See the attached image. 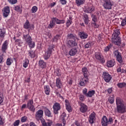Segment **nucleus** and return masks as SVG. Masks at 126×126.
Here are the masks:
<instances>
[{
  "mask_svg": "<svg viewBox=\"0 0 126 126\" xmlns=\"http://www.w3.org/2000/svg\"><path fill=\"white\" fill-rule=\"evenodd\" d=\"M113 118L109 117V120L107 118V117L103 116L101 119V125L102 126H108V125H111L113 123Z\"/></svg>",
  "mask_w": 126,
  "mask_h": 126,
  "instance_id": "obj_1",
  "label": "nucleus"
},
{
  "mask_svg": "<svg viewBox=\"0 0 126 126\" xmlns=\"http://www.w3.org/2000/svg\"><path fill=\"white\" fill-rule=\"evenodd\" d=\"M103 6L104 9H112V6H113V1L111 0H104V3Z\"/></svg>",
  "mask_w": 126,
  "mask_h": 126,
  "instance_id": "obj_2",
  "label": "nucleus"
},
{
  "mask_svg": "<svg viewBox=\"0 0 126 126\" xmlns=\"http://www.w3.org/2000/svg\"><path fill=\"white\" fill-rule=\"evenodd\" d=\"M117 111L119 114H125V113H126V104L117 106Z\"/></svg>",
  "mask_w": 126,
  "mask_h": 126,
  "instance_id": "obj_3",
  "label": "nucleus"
},
{
  "mask_svg": "<svg viewBox=\"0 0 126 126\" xmlns=\"http://www.w3.org/2000/svg\"><path fill=\"white\" fill-rule=\"evenodd\" d=\"M102 77L105 82H110L112 79V75L107 72H103Z\"/></svg>",
  "mask_w": 126,
  "mask_h": 126,
  "instance_id": "obj_4",
  "label": "nucleus"
},
{
  "mask_svg": "<svg viewBox=\"0 0 126 126\" xmlns=\"http://www.w3.org/2000/svg\"><path fill=\"white\" fill-rule=\"evenodd\" d=\"M94 10H95V7L91 4L88 6H85L84 8V11L86 13H91Z\"/></svg>",
  "mask_w": 126,
  "mask_h": 126,
  "instance_id": "obj_5",
  "label": "nucleus"
},
{
  "mask_svg": "<svg viewBox=\"0 0 126 126\" xmlns=\"http://www.w3.org/2000/svg\"><path fill=\"white\" fill-rule=\"evenodd\" d=\"M53 112L55 115L59 113V111L61 110V104L59 103L55 102L53 106Z\"/></svg>",
  "mask_w": 126,
  "mask_h": 126,
  "instance_id": "obj_6",
  "label": "nucleus"
},
{
  "mask_svg": "<svg viewBox=\"0 0 126 126\" xmlns=\"http://www.w3.org/2000/svg\"><path fill=\"white\" fill-rule=\"evenodd\" d=\"M3 13V16L4 17H7L9 15V13H10V9L9 6H7L4 7L2 10Z\"/></svg>",
  "mask_w": 126,
  "mask_h": 126,
  "instance_id": "obj_7",
  "label": "nucleus"
},
{
  "mask_svg": "<svg viewBox=\"0 0 126 126\" xmlns=\"http://www.w3.org/2000/svg\"><path fill=\"white\" fill-rule=\"evenodd\" d=\"M66 44L68 48H72L77 46V43L75 41V39H70L67 41Z\"/></svg>",
  "mask_w": 126,
  "mask_h": 126,
  "instance_id": "obj_8",
  "label": "nucleus"
},
{
  "mask_svg": "<svg viewBox=\"0 0 126 126\" xmlns=\"http://www.w3.org/2000/svg\"><path fill=\"white\" fill-rule=\"evenodd\" d=\"M44 114V111H43L42 110H38L35 115V119L37 121H40L41 119L43 118V115Z\"/></svg>",
  "mask_w": 126,
  "mask_h": 126,
  "instance_id": "obj_9",
  "label": "nucleus"
},
{
  "mask_svg": "<svg viewBox=\"0 0 126 126\" xmlns=\"http://www.w3.org/2000/svg\"><path fill=\"white\" fill-rule=\"evenodd\" d=\"M29 33L27 34H23V39L24 41H26V43L28 44V43L30 42V41H32V37L29 34L30 32V30H28Z\"/></svg>",
  "mask_w": 126,
  "mask_h": 126,
  "instance_id": "obj_10",
  "label": "nucleus"
},
{
  "mask_svg": "<svg viewBox=\"0 0 126 126\" xmlns=\"http://www.w3.org/2000/svg\"><path fill=\"white\" fill-rule=\"evenodd\" d=\"M95 119H96V113L93 112L90 115L89 117V119H88L89 122L90 123V124H94V122Z\"/></svg>",
  "mask_w": 126,
  "mask_h": 126,
  "instance_id": "obj_11",
  "label": "nucleus"
},
{
  "mask_svg": "<svg viewBox=\"0 0 126 126\" xmlns=\"http://www.w3.org/2000/svg\"><path fill=\"white\" fill-rule=\"evenodd\" d=\"M33 100L30 99L27 103V107L30 111L32 112L35 111V107H34V105H33Z\"/></svg>",
  "mask_w": 126,
  "mask_h": 126,
  "instance_id": "obj_12",
  "label": "nucleus"
},
{
  "mask_svg": "<svg viewBox=\"0 0 126 126\" xmlns=\"http://www.w3.org/2000/svg\"><path fill=\"white\" fill-rule=\"evenodd\" d=\"M114 54L116 57L117 61H118L120 63H123V59L122 58V55H121V53H120L118 50H116L114 52Z\"/></svg>",
  "mask_w": 126,
  "mask_h": 126,
  "instance_id": "obj_13",
  "label": "nucleus"
},
{
  "mask_svg": "<svg viewBox=\"0 0 126 126\" xmlns=\"http://www.w3.org/2000/svg\"><path fill=\"white\" fill-rule=\"evenodd\" d=\"M53 51V48L49 47L48 49V50L45 52L44 58V60H48V59L50 58L51 57V55H52V52Z\"/></svg>",
  "mask_w": 126,
  "mask_h": 126,
  "instance_id": "obj_14",
  "label": "nucleus"
},
{
  "mask_svg": "<svg viewBox=\"0 0 126 126\" xmlns=\"http://www.w3.org/2000/svg\"><path fill=\"white\" fill-rule=\"evenodd\" d=\"M41 123L43 126H52L53 125V121L50 119L46 120V122L45 120H41Z\"/></svg>",
  "mask_w": 126,
  "mask_h": 126,
  "instance_id": "obj_15",
  "label": "nucleus"
},
{
  "mask_svg": "<svg viewBox=\"0 0 126 126\" xmlns=\"http://www.w3.org/2000/svg\"><path fill=\"white\" fill-rule=\"evenodd\" d=\"M116 107L118 106H121L122 105L126 104V103H125L123 99L119 97H116Z\"/></svg>",
  "mask_w": 126,
  "mask_h": 126,
  "instance_id": "obj_16",
  "label": "nucleus"
},
{
  "mask_svg": "<svg viewBox=\"0 0 126 126\" xmlns=\"http://www.w3.org/2000/svg\"><path fill=\"white\" fill-rule=\"evenodd\" d=\"M80 106L81 107L80 108V111L81 112V113H86V112H87L88 107H87L86 105L84 103H81Z\"/></svg>",
  "mask_w": 126,
  "mask_h": 126,
  "instance_id": "obj_17",
  "label": "nucleus"
},
{
  "mask_svg": "<svg viewBox=\"0 0 126 126\" xmlns=\"http://www.w3.org/2000/svg\"><path fill=\"white\" fill-rule=\"evenodd\" d=\"M87 83H88V77H84L80 81V85L81 86H85Z\"/></svg>",
  "mask_w": 126,
  "mask_h": 126,
  "instance_id": "obj_18",
  "label": "nucleus"
},
{
  "mask_svg": "<svg viewBox=\"0 0 126 126\" xmlns=\"http://www.w3.org/2000/svg\"><path fill=\"white\" fill-rule=\"evenodd\" d=\"M24 28H25V29H29V28H30L31 30H33L34 29V26L32 25L30 26V23H29V21L28 20H27L24 25Z\"/></svg>",
  "mask_w": 126,
  "mask_h": 126,
  "instance_id": "obj_19",
  "label": "nucleus"
},
{
  "mask_svg": "<svg viewBox=\"0 0 126 126\" xmlns=\"http://www.w3.org/2000/svg\"><path fill=\"white\" fill-rule=\"evenodd\" d=\"M65 105L66 107V109L68 112H72V108H71V106L70 105V103L68 101V100L65 99Z\"/></svg>",
  "mask_w": 126,
  "mask_h": 126,
  "instance_id": "obj_20",
  "label": "nucleus"
},
{
  "mask_svg": "<svg viewBox=\"0 0 126 126\" xmlns=\"http://www.w3.org/2000/svg\"><path fill=\"white\" fill-rule=\"evenodd\" d=\"M112 42L117 45V46H120L121 45V37H112Z\"/></svg>",
  "mask_w": 126,
  "mask_h": 126,
  "instance_id": "obj_21",
  "label": "nucleus"
},
{
  "mask_svg": "<svg viewBox=\"0 0 126 126\" xmlns=\"http://www.w3.org/2000/svg\"><path fill=\"white\" fill-rule=\"evenodd\" d=\"M78 35H79L80 38H81V39H87V38L88 37V34H87V33H86L84 32H80L78 33Z\"/></svg>",
  "mask_w": 126,
  "mask_h": 126,
  "instance_id": "obj_22",
  "label": "nucleus"
},
{
  "mask_svg": "<svg viewBox=\"0 0 126 126\" xmlns=\"http://www.w3.org/2000/svg\"><path fill=\"white\" fill-rule=\"evenodd\" d=\"M94 58L97 61H103V56L100 52H96L94 54Z\"/></svg>",
  "mask_w": 126,
  "mask_h": 126,
  "instance_id": "obj_23",
  "label": "nucleus"
},
{
  "mask_svg": "<svg viewBox=\"0 0 126 126\" xmlns=\"http://www.w3.org/2000/svg\"><path fill=\"white\" fill-rule=\"evenodd\" d=\"M7 46H8V41L5 40L2 45L1 50L3 53H5V51L7 49Z\"/></svg>",
  "mask_w": 126,
  "mask_h": 126,
  "instance_id": "obj_24",
  "label": "nucleus"
},
{
  "mask_svg": "<svg viewBox=\"0 0 126 126\" xmlns=\"http://www.w3.org/2000/svg\"><path fill=\"white\" fill-rule=\"evenodd\" d=\"M83 19L84 20V22H85V24H88L89 22H90V19L89 18V17H88V15L85 14L83 16Z\"/></svg>",
  "mask_w": 126,
  "mask_h": 126,
  "instance_id": "obj_25",
  "label": "nucleus"
},
{
  "mask_svg": "<svg viewBox=\"0 0 126 126\" xmlns=\"http://www.w3.org/2000/svg\"><path fill=\"white\" fill-rule=\"evenodd\" d=\"M53 21H55V23H56V24H63L65 23V20H59L57 18H53Z\"/></svg>",
  "mask_w": 126,
  "mask_h": 126,
  "instance_id": "obj_26",
  "label": "nucleus"
},
{
  "mask_svg": "<svg viewBox=\"0 0 126 126\" xmlns=\"http://www.w3.org/2000/svg\"><path fill=\"white\" fill-rule=\"evenodd\" d=\"M56 85L57 87L59 88V89H61L62 88V81H61V79L60 78H58L56 79Z\"/></svg>",
  "mask_w": 126,
  "mask_h": 126,
  "instance_id": "obj_27",
  "label": "nucleus"
},
{
  "mask_svg": "<svg viewBox=\"0 0 126 126\" xmlns=\"http://www.w3.org/2000/svg\"><path fill=\"white\" fill-rule=\"evenodd\" d=\"M120 34H121V32H120V30H116L114 31V32L112 34V37H119V35H120Z\"/></svg>",
  "mask_w": 126,
  "mask_h": 126,
  "instance_id": "obj_28",
  "label": "nucleus"
},
{
  "mask_svg": "<svg viewBox=\"0 0 126 126\" xmlns=\"http://www.w3.org/2000/svg\"><path fill=\"white\" fill-rule=\"evenodd\" d=\"M38 65L41 67V68H45L47 66V63L44 62L42 60H39Z\"/></svg>",
  "mask_w": 126,
  "mask_h": 126,
  "instance_id": "obj_29",
  "label": "nucleus"
},
{
  "mask_svg": "<svg viewBox=\"0 0 126 126\" xmlns=\"http://www.w3.org/2000/svg\"><path fill=\"white\" fill-rule=\"evenodd\" d=\"M44 92L46 95H50V92H51L50 86L46 85L44 86Z\"/></svg>",
  "mask_w": 126,
  "mask_h": 126,
  "instance_id": "obj_30",
  "label": "nucleus"
},
{
  "mask_svg": "<svg viewBox=\"0 0 126 126\" xmlns=\"http://www.w3.org/2000/svg\"><path fill=\"white\" fill-rule=\"evenodd\" d=\"M114 65H115V60H111L107 62V66H108V67H112L114 66Z\"/></svg>",
  "mask_w": 126,
  "mask_h": 126,
  "instance_id": "obj_31",
  "label": "nucleus"
},
{
  "mask_svg": "<svg viewBox=\"0 0 126 126\" xmlns=\"http://www.w3.org/2000/svg\"><path fill=\"white\" fill-rule=\"evenodd\" d=\"M77 53V49L76 48H72L69 52V55L70 56H75Z\"/></svg>",
  "mask_w": 126,
  "mask_h": 126,
  "instance_id": "obj_32",
  "label": "nucleus"
},
{
  "mask_svg": "<svg viewBox=\"0 0 126 126\" xmlns=\"http://www.w3.org/2000/svg\"><path fill=\"white\" fill-rule=\"evenodd\" d=\"M85 0H75V3L77 6H80L82 4H84Z\"/></svg>",
  "mask_w": 126,
  "mask_h": 126,
  "instance_id": "obj_33",
  "label": "nucleus"
},
{
  "mask_svg": "<svg viewBox=\"0 0 126 126\" xmlns=\"http://www.w3.org/2000/svg\"><path fill=\"white\" fill-rule=\"evenodd\" d=\"M29 64V60L26 59L23 61V66L25 67V68H26V67L28 66Z\"/></svg>",
  "mask_w": 126,
  "mask_h": 126,
  "instance_id": "obj_34",
  "label": "nucleus"
},
{
  "mask_svg": "<svg viewBox=\"0 0 126 126\" xmlns=\"http://www.w3.org/2000/svg\"><path fill=\"white\" fill-rule=\"evenodd\" d=\"M4 35H5V30L3 28L0 29V37L4 38Z\"/></svg>",
  "mask_w": 126,
  "mask_h": 126,
  "instance_id": "obj_35",
  "label": "nucleus"
},
{
  "mask_svg": "<svg viewBox=\"0 0 126 126\" xmlns=\"http://www.w3.org/2000/svg\"><path fill=\"white\" fill-rule=\"evenodd\" d=\"M94 94H95V91H90L88 92L87 94H86V96L91 97H92V96H94Z\"/></svg>",
  "mask_w": 126,
  "mask_h": 126,
  "instance_id": "obj_36",
  "label": "nucleus"
},
{
  "mask_svg": "<svg viewBox=\"0 0 126 126\" xmlns=\"http://www.w3.org/2000/svg\"><path fill=\"white\" fill-rule=\"evenodd\" d=\"M28 44L29 45V48H30V49H33V48H35V42L32 40L30 41L29 42H28Z\"/></svg>",
  "mask_w": 126,
  "mask_h": 126,
  "instance_id": "obj_37",
  "label": "nucleus"
},
{
  "mask_svg": "<svg viewBox=\"0 0 126 126\" xmlns=\"http://www.w3.org/2000/svg\"><path fill=\"white\" fill-rule=\"evenodd\" d=\"M53 20H54V18H52L51 19V22H50V24L48 25V28H54L56 22L53 21Z\"/></svg>",
  "mask_w": 126,
  "mask_h": 126,
  "instance_id": "obj_38",
  "label": "nucleus"
},
{
  "mask_svg": "<svg viewBox=\"0 0 126 126\" xmlns=\"http://www.w3.org/2000/svg\"><path fill=\"white\" fill-rule=\"evenodd\" d=\"M82 72L84 74V76L87 77V73H88V70L86 67H84L82 68Z\"/></svg>",
  "mask_w": 126,
  "mask_h": 126,
  "instance_id": "obj_39",
  "label": "nucleus"
},
{
  "mask_svg": "<svg viewBox=\"0 0 126 126\" xmlns=\"http://www.w3.org/2000/svg\"><path fill=\"white\" fill-rule=\"evenodd\" d=\"M67 38L70 39V40H75V39H76V36L74 35L72 33H70L67 35Z\"/></svg>",
  "mask_w": 126,
  "mask_h": 126,
  "instance_id": "obj_40",
  "label": "nucleus"
},
{
  "mask_svg": "<svg viewBox=\"0 0 126 126\" xmlns=\"http://www.w3.org/2000/svg\"><path fill=\"white\" fill-rule=\"evenodd\" d=\"M117 86L119 88H124V87H126V83H118L117 84Z\"/></svg>",
  "mask_w": 126,
  "mask_h": 126,
  "instance_id": "obj_41",
  "label": "nucleus"
},
{
  "mask_svg": "<svg viewBox=\"0 0 126 126\" xmlns=\"http://www.w3.org/2000/svg\"><path fill=\"white\" fill-rule=\"evenodd\" d=\"M114 98V95H113L112 96H109L108 97V100L110 104H114V102H115V99Z\"/></svg>",
  "mask_w": 126,
  "mask_h": 126,
  "instance_id": "obj_42",
  "label": "nucleus"
},
{
  "mask_svg": "<svg viewBox=\"0 0 126 126\" xmlns=\"http://www.w3.org/2000/svg\"><path fill=\"white\" fill-rule=\"evenodd\" d=\"M45 114L46 116H47V117H49V118L52 117V114L51 113V111H50V110H49L48 109H45Z\"/></svg>",
  "mask_w": 126,
  "mask_h": 126,
  "instance_id": "obj_43",
  "label": "nucleus"
},
{
  "mask_svg": "<svg viewBox=\"0 0 126 126\" xmlns=\"http://www.w3.org/2000/svg\"><path fill=\"white\" fill-rule=\"evenodd\" d=\"M13 63V60H12V58H8L6 61V64L7 65H10L11 63Z\"/></svg>",
  "mask_w": 126,
  "mask_h": 126,
  "instance_id": "obj_44",
  "label": "nucleus"
},
{
  "mask_svg": "<svg viewBox=\"0 0 126 126\" xmlns=\"http://www.w3.org/2000/svg\"><path fill=\"white\" fill-rule=\"evenodd\" d=\"M37 10H38V7L36 6H33L31 9L32 13H36Z\"/></svg>",
  "mask_w": 126,
  "mask_h": 126,
  "instance_id": "obj_45",
  "label": "nucleus"
},
{
  "mask_svg": "<svg viewBox=\"0 0 126 126\" xmlns=\"http://www.w3.org/2000/svg\"><path fill=\"white\" fill-rule=\"evenodd\" d=\"M72 24V21L71 20H67L66 22V26L68 28Z\"/></svg>",
  "mask_w": 126,
  "mask_h": 126,
  "instance_id": "obj_46",
  "label": "nucleus"
},
{
  "mask_svg": "<svg viewBox=\"0 0 126 126\" xmlns=\"http://www.w3.org/2000/svg\"><path fill=\"white\" fill-rule=\"evenodd\" d=\"M92 19L93 22H98V20H97V17L94 15H92Z\"/></svg>",
  "mask_w": 126,
  "mask_h": 126,
  "instance_id": "obj_47",
  "label": "nucleus"
},
{
  "mask_svg": "<svg viewBox=\"0 0 126 126\" xmlns=\"http://www.w3.org/2000/svg\"><path fill=\"white\" fill-rule=\"evenodd\" d=\"M97 22H92V26L93 27H94V28H98V27H99V25L97 24Z\"/></svg>",
  "mask_w": 126,
  "mask_h": 126,
  "instance_id": "obj_48",
  "label": "nucleus"
},
{
  "mask_svg": "<svg viewBox=\"0 0 126 126\" xmlns=\"http://www.w3.org/2000/svg\"><path fill=\"white\" fill-rule=\"evenodd\" d=\"M20 124V120H17L13 123V126H19Z\"/></svg>",
  "mask_w": 126,
  "mask_h": 126,
  "instance_id": "obj_49",
  "label": "nucleus"
},
{
  "mask_svg": "<svg viewBox=\"0 0 126 126\" xmlns=\"http://www.w3.org/2000/svg\"><path fill=\"white\" fill-rule=\"evenodd\" d=\"M29 54L31 58H35V52H34V51H31L29 52Z\"/></svg>",
  "mask_w": 126,
  "mask_h": 126,
  "instance_id": "obj_50",
  "label": "nucleus"
},
{
  "mask_svg": "<svg viewBox=\"0 0 126 126\" xmlns=\"http://www.w3.org/2000/svg\"><path fill=\"white\" fill-rule=\"evenodd\" d=\"M27 119H28V118L26 116H23L21 118V122L22 123H25V122H27Z\"/></svg>",
  "mask_w": 126,
  "mask_h": 126,
  "instance_id": "obj_51",
  "label": "nucleus"
},
{
  "mask_svg": "<svg viewBox=\"0 0 126 126\" xmlns=\"http://www.w3.org/2000/svg\"><path fill=\"white\" fill-rule=\"evenodd\" d=\"M10 4H15L17 2V0H7Z\"/></svg>",
  "mask_w": 126,
  "mask_h": 126,
  "instance_id": "obj_52",
  "label": "nucleus"
},
{
  "mask_svg": "<svg viewBox=\"0 0 126 126\" xmlns=\"http://www.w3.org/2000/svg\"><path fill=\"white\" fill-rule=\"evenodd\" d=\"M14 10L18 11V12H20L21 11V8H20L19 6H16L14 8Z\"/></svg>",
  "mask_w": 126,
  "mask_h": 126,
  "instance_id": "obj_53",
  "label": "nucleus"
},
{
  "mask_svg": "<svg viewBox=\"0 0 126 126\" xmlns=\"http://www.w3.org/2000/svg\"><path fill=\"white\" fill-rule=\"evenodd\" d=\"M110 49H111V45H108L104 48V52H109L110 51Z\"/></svg>",
  "mask_w": 126,
  "mask_h": 126,
  "instance_id": "obj_54",
  "label": "nucleus"
},
{
  "mask_svg": "<svg viewBox=\"0 0 126 126\" xmlns=\"http://www.w3.org/2000/svg\"><path fill=\"white\" fill-rule=\"evenodd\" d=\"M3 63V54L0 53V63Z\"/></svg>",
  "mask_w": 126,
  "mask_h": 126,
  "instance_id": "obj_55",
  "label": "nucleus"
},
{
  "mask_svg": "<svg viewBox=\"0 0 126 126\" xmlns=\"http://www.w3.org/2000/svg\"><path fill=\"white\" fill-rule=\"evenodd\" d=\"M91 47V42H88L85 45V48L86 49L88 48H90Z\"/></svg>",
  "mask_w": 126,
  "mask_h": 126,
  "instance_id": "obj_56",
  "label": "nucleus"
},
{
  "mask_svg": "<svg viewBox=\"0 0 126 126\" xmlns=\"http://www.w3.org/2000/svg\"><path fill=\"white\" fill-rule=\"evenodd\" d=\"M66 117V114L65 113H63L61 115V120H65V118Z\"/></svg>",
  "mask_w": 126,
  "mask_h": 126,
  "instance_id": "obj_57",
  "label": "nucleus"
},
{
  "mask_svg": "<svg viewBox=\"0 0 126 126\" xmlns=\"http://www.w3.org/2000/svg\"><path fill=\"white\" fill-rule=\"evenodd\" d=\"M117 72H121L122 73H123V72H125V70H122L121 68V67H119L117 68Z\"/></svg>",
  "mask_w": 126,
  "mask_h": 126,
  "instance_id": "obj_58",
  "label": "nucleus"
},
{
  "mask_svg": "<svg viewBox=\"0 0 126 126\" xmlns=\"http://www.w3.org/2000/svg\"><path fill=\"white\" fill-rule=\"evenodd\" d=\"M79 99L81 100V101H84V95H82V94H80L79 96Z\"/></svg>",
  "mask_w": 126,
  "mask_h": 126,
  "instance_id": "obj_59",
  "label": "nucleus"
},
{
  "mask_svg": "<svg viewBox=\"0 0 126 126\" xmlns=\"http://www.w3.org/2000/svg\"><path fill=\"white\" fill-rule=\"evenodd\" d=\"M55 74L57 76H61V73L60 72V70H57L54 72Z\"/></svg>",
  "mask_w": 126,
  "mask_h": 126,
  "instance_id": "obj_60",
  "label": "nucleus"
},
{
  "mask_svg": "<svg viewBox=\"0 0 126 126\" xmlns=\"http://www.w3.org/2000/svg\"><path fill=\"white\" fill-rule=\"evenodd\" d=\"M4 124V121H3V120H2V118L0 117V126H2V125H3Z\"/></svg>",
  "mask_w": 126,
  "mask_h": 126,
  "instance_id": "obj_61",
  "label": "nucleus"
},
{
  "mask_svg": "<svg viewBox=\"0 0 126 126\" xmlns=\"http://www.w3.org/2000/svg\"><path fill=\"white\" fill-rule=\"evenodd\" d=\"M126 20L125 19L122 21L121 25H122V26H125V25H126Z\"/></svg>",
  "mask_w": 126,
  "mask_h": 126,
  "instance_id": "obj_62",
  "label": "nucleus"
},
{
  "mask_svg": "<svg viewBox=\"0 0 126 126\" xmlns=\"http://www.w3.org/2000/svg\"><path fill=\"white\" fill-rule=\"evenodd\" d=\"M3 102V96L0 94V104Z\"/></svg>",
  "mask_w": 126,
  "mask_h": 126,
  "instance_id": "obj_63",
  "label": "nucleus"
},
{
  "mask_svg": "<svg viewBox=\"0 0 126 126\" xmlns=\"http://www.w3.org/2000/svg\"><path fill=\"white\" fill-rule=\"evenodd\" d=\"M83 94H84V95H86V94H87V89H84L83 90Z\"/></svg>",
  "mask_w": 126,
  "mask_h": 126,
  "instance_id": "obj_64",
  "label": "nucleus"
}]
</instances>
